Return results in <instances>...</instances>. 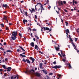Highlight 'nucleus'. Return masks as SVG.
Wrapping results in <instances>:
<instances>
[{
    "mask_svg": "<svg viewBox=\"0 0 79 79\" xmlns=\"http://www.w3.org/2000/svg\"><path fill=\"white\" fill-rule=\"evenodd\" d=\"M33 73H35V71L34 69H32L31 70H27L25 72V73L26 74H32Z\"/></svg>",
    "mask_w": 79,
    "mask_h": 79,
    "instance_id": "f257e3e1",
    "label": "nucleus"
},
{
    "mask_svg": "<svg viewBox=\"0 0 79 79\" xmlns=\"http://www.w3.org/2000/svg\"><path fill=\"white\" fill-rule=\"evenodd\" d=\"M60 52L61 53V54L62 55V56L64 58V59H63L62 60V61H63L64 63H65V62L66 61V57H65V54H63V52H62V51L60 50Z\"/></svg>",
    "mask_w": 79,
    "mask_h": 79,
    "instance_id": "f03ea898",
    "label": "nucleus"
},
{
    "mask_svg": "<svg viewBox=\"0 0 79 79\" xmlns=\"http://www.w3.org/2000/svg\"><path fill=\"white\" fill-rule=\"evenodd\" d=\"M18 35V32L17 31H14L12 32V35L13 37H14L15 38H17L16 37L17 35Z\"/></svg>",
    "mask_w": 79,
    "mask_h": 79,
    "instance_id": "7ed1b4c3",
    "label": "nucleus"
},
{
    "mask_svg": "<svg viewBox=\"0 0 79 79\" xmlns=\"http://www.w3.org/2000/svg\"><path fill=\"white\" fill-rule=\"evenodd\" d=\"M62 66L61 65H58L57 66V65H55L54 67L53 66H52V68H55L56 69H60V68H61Z\"/></svg>",
    "mask_w": 79,
    "mask_h": 79,
    "instance_id": "20e7f679",
    "label": "nucleus"
},
{
    "mask_svg": "<svg viewBox=\"0 0 79 79\" xmlns=\"http://www.w3.org/2000/svg\"><path fill=\"white\" fill-rule=\"evenodd\" d=\"M22 61L24 62H26L27 61V63L31 64V61H30L29 60H28L27 59H26V60H25V59H23V60Z\"/></svg>",
    "mask_w": 79,
    "mask_h": 79,
    "instance_id": "39448f33",
    "label": "nucleus"
},
{
    "mask_svg": "<svg viewBox=\"0 0 79 79\" xmlns=\"http://www.w3.org/2000/svg\"><path fill=\"white\" fill-rule=\"evenodd\" d=\"M38 4H39V5H41L40 6V10H41V13H42V10H43V6L41 3H38Z\"/></svg>",
    "mask_w": 79,
    "mask_h": 79,
    "instance_id": "423d86ee",
    "label": "nucleus"
},
{
    "mask_svg": "<svg viewBox=\"0 0 79 79\" xmlns=\"http://www.w3.org/2000/svg\"><path fill=\"white\" fill-rule=\"evenodd\" d=\"M35 74V76H37V77H40V73L37 72H36Z\"/></svg>",
    "mask_w": 79,
    "mask_h": 79,
    "instance_id": "0eeeda50",
    "label": "nucleus"
},
{
    "mask_svg": "<svg viewBox=\"0 0 79 79\" xmlns=\"http://www.w3.org/2000/svg\"><path fill=\"white\" fill-rule=\"evenodd\" d=\"M30 58V60L32 61L31 63H34V61H35V59L32 58V57H31Z\"/></svg>",
    "mask_w": 79,
    "mask_h": 79,
    "instance_id": "6e6552de",
    "label": "nucleus"
},
{
    "mask_svg": "<svg viewBox=\"0 0 79 79\" xmlns=\"http://www.w3.org/2000/svg\"><path fill=\"white\" fill-rule=\"evenodd\" d=\"M6 69H7V71H8V72H9L10 71H11V67H9L7 68H6Z\"/></svg>",
    "mask_w": 79,
    "mask_h": 79,
    "instance_id": "1a4fd4ad",
    "label": "nucleus"
},
{
    "mask_svg": "<svg viewBox=\"0 0 79 79\" xmlns=\"http://www.w3.org/2000/svg\"><path fill=\"white\" fill-rule=\"evenodd\" d=\"M25 54H26V52H24L23 53H22V54H20V56H22V57H26V56L23 55H25Z\"/></svg>",
    "mask_w": 79,
    "mask_h": 79,
    "instance_id": "9d476101",
    "label": "nucleus"
},
{
    "mask_svg": "<svg viewBox=\"0 0 79 79\" xmlns=\"http://www.w3.org/2000/svg\"><path fill=\"white\" fill-rule=\"evenodd\" d=\"M43 28L44 29V31H46V30L47 31H49V28H48V27H43Z\"/></svg>",
    "mask_w": 79,
    "mask_h": 79,
    "instance_id": "9b49d317",
    "label": "nucleus"
},
{
    "mask_svg": "<svg viewBox=\"0 0 79 79\" xmlns=\"http://www.w3.org/2000/svg\"><path fill=\"white\" fill-rule=\"evenodd\" d=\"M43 65V64L40 63V69H44V68H43V67L42 66Z\"/></svg>",
    "mask_w": 79,
    "mask_h": 79,
    "instance_id": "f8f14e48",
    "label": "nucleus"
},
{
    "mask_svg": "<svg viewBox=\"0 0 79 79\" xmlns=\"http://www.w3.org/2000/svg\"><path fill=\"white\" fill-rule=\"evenodd\" d=\"M30 11L31 12V13H32L33 12H35V9L34 8H32V10H31L30 9H29Z\"/></svg>",
    "mask_w": 79,
    "mask_h": 79,
    "instance_id": "ddd939ff",
    "label": "nucleus"
},
{
    "mask_svg": "<svg viewBox=\"0 0 79 79\" xmlns=\"http://www.w3.org/2000/svg\"><path fill=\"white\" fill-rule=\"evenodd\" d=\"M59 47H60V45H58L57 47H55V48L56 51H59V50H60V48H59Z\"/></svg>",
    "mask_w": 79,
    "mask_h": 79,
    "instance_id": "4468645a",
    "label": "nucleus"
},
{
    "mask_svg": "<svg viewBox=\"0 0 79 79\" xmlns=\"http://www.w3.org/2000/svg\"><path fill=\"white\" fill-rule=\"evenodd\" d=\"M46 70L45 69V70H42L41 71H43V73H45V74H48V73L47 72V71H46Z\"/></svg>",
    "mask_w": 79,
    "mask_h": 79,
    "instance_id": "2eb2a0df",
    "label": "nucleus"
},
{
    "mask_svg": "<svg viewBox=\"0 0 79 79\" xmlns=\"http://www.w3.org/2000/svg\"><path fill=\"white\" fill-rule=\"evenodd\" d=\"M7 6H8L7 4H3L2 5V7H4V8H6Z\"/></svg>",
    "mask_w": 79,
    "mask_h": 79,
    "instance_id": "dca6fc26",
    "label": "nucleus"
},
{
    "mask_svg": "<svg viewBox=\"0 0 79 79\" xmlns=\"http://www.w3.org/2000/svg\"><path fill=\"white\" fill-rule=\"evenodd\" d=\"M19 47L22 50V51H23V52H26V50L20 46H19Z\"/></svg>",
    "mask_w": 79,
    "mask_h": 79,
    "instance_id": "f3484780",
    "label": "nucleus"
},
{
    "mask_svg": "<svg viewBox=\"0 0 79 79\" xmlns=\"http://www.w3.org/2000/svg\"><path fill=\"white\" fill-rule=\"evenodd\" d=\"M23 22L24 24H26V23H27V20L24 19L23 20ZM25 22H26V23Z\"/></svg>",
    "mask_w": 79,
    "mask_h": 79,
    "instance_id": "a211bd4d",
    "label": "nucleus"
},
{
    "mask_svg": "<svg viewBox=\"0 0 79 79\" xmlns=\"http://www.w3.org/2000/svg\"><path fill=\"white\" fill-rule=\"evenodd\" d=\"M24 15L26 16H28V15H27V11H26L25 12H24Z\"/></svg>",
    "mask_w": 79,
    "mask_h": 79,
    "instance_id": "6ab92c4d",
    "label": "nucleus"
},
{
    "mask_svg": "<svg viewBox=\"0 0 79 79\" xmlns=\"http://www.w3.org/2000/svg\"><path fill=\"white\" fill-rule=\"evenodd\" d=\"M36 48H39V47L37 45H35V49H36Z\"/></svg>",
    "mask_w": 79,
    "mask_h": 79,
    "instance_id": "aec40b11",
    "label": "nucleus"
},
{
    "mask_svg": "<svg viewBox=\"0 0 79 79\" xmlns=\"http://www.w3.org/2000/svg\"><path fill=\"white\" fill-rule=\"evenodd\" d=\"M59 3V4L60 5V3L61 4V5H63V2H62V1H60V2H58Z\"/></svg>",
    "mask_w": 79,
    "mask_h": 79,
    "instance_id": "412c9836",
    "label": "nucleus"
},
{
    "mask_svg": "<svg viewBox=\"0 0 79 79\" xmlns=\"http://www.w3.org/2000/svg\"><path fill=\"white\" fill-rule=\"evenodd\" d=\"M2 19H4V20H7V18L6 16H4Z\"/></svg>",
    "mask_w": 79,
    "mask_h": 79,
    "instance_id": "4be33fe9",
    "label": "nucleus"
},
{
    "mask_svg": "<svg viewBox=\"0 0 79 79\" xmlns=\"http://www.w3.org/2000/svg\"><path fill=\"white\" fill-rule=\"evenodd\" d=\"M31 46H32L34 47V43L33 42H32L31 44Z\"/></svg>",
    "mask_w": 79,
    "mask_h": 79,
    "instance_id": "5701e85b",
    "label": "nucleus"
},
{
    "mask_svg": "<svg viewBox=\"0 0 79 79\" xmlns=\"http://www.w3.org/2000/svg\"><path fill=\"white\" fill-rule=\"evenodd\" d=\"M2 67L5 69H6V66L5 65H2Z\"/></svg>",
    "mask_w": 79,
    "mask_h": 79,
    "instance_id": "b1692460",
    "label": "nucleus"
},
{
    "mask_svg": "<svg viewBox=\"0 0 79 79\" xmlns=\"http://www.w3.org/2000/svg\"><path fill=\"white\" fill-rule=\"evenodd\" d=\"M72 45L73 47H75V49H77L76 47V45L74 44V43L72 42Z\"/></svg>",
    "mask_w": 79,
    "mask_h": 79,
    "instance_id": "393cba45",
    "label": "nucleus"
},
{
    "mask_svg": "<svg viewBox=\"0 0 79 79\" xmlns=\"http://www.w3.org/2000/svg\"><path fill=\"white\" fill-rule=\"evenodd\" d=\"M65 32H67L68 33H69V29H67L66 30H65Z\"/></svg>",
    "mask_w": 79,
    "mask_h": 79,
    "instance_id": "a878e982",
    "label": "nucleus"
},
{
    "mask_svg": "<svg viewBox=\"0 0 79 79\" xmlns=\"http://www.w3.org/2000/svg\"><path fill=\"white\" fill-rule=\"evenodd\" d=\"M11 38L12 39V40H16V38L14 37H12Z\"/></svg>",
    "mask_w": 79,
    "mask_h": 79,
    "instance_id": "bb28decb",
    "label": "nucleus"
},
{
    "mask_svg": "<svg viewBox=\"0 0 79 79\" xmlns=\"http://www.w3.org/2000/svg\"><path fill=\"white\" fill-rule=\"evenodd\" d=\"M19 35L20 36V37H22V35L21 34V32L20 31V33H19Z\"/></svg>",
    "mask_w": 79,
    "mask_h": 79,
    "instance_id": "cd10ccee",
    "label": "nucleus"
},
{
    "mask_svg": "<svg viewBox=\"0 0 79 79\" xmlns=\"http://www.w3.org/2000/svg\"><path fill=\"white\" fill-rule=\"evenodd\" d=\"M6 52H9L10 53H12V51H11L10 50H8L6 51Z\"/></svg>",
    "mask_w": 79,
    "mask_h": 79,
    "instance_id": "c85d7f7f",
    "label": "nucleus"
},
{
    "mask_svg": "<svg viewBox=\"0 0 79 79\" xmlns=\"http://www.w3.org/2000/svg\"><path fill=\"white\" fill-rule=\"evenodd\" d=\"M35 38H36L37 39H38V40H39V38L37 36V35H35Z\"/></svg>",
    "mask_w": 79,
    "mask_h": 79,
    "instance_id": "c756f323",
    "label": "nucleus"
},
{
    "mask_svg": "<svg viewBox=\"0 0 79 79\" xmlns=\"http://www.w3.org/2000/svg\"><path fill=\"white\" fill-rule=\"evenodd\" d=\"M57 76L59 77H61V75L60 74H57Z\"/></svg>",
    "mask_w": 79,
    "mask_h": 79,
    "instance_id": "7c9ffc66",
    "label": "nucleus"
},
{
    "mask_svg": "<svg viewBox=\"0 0 79 79\" xmlns=\"http://www.w3.org/2000/svg\"><path fill=\"white\" fill-rule=\"evenodd\" d=\"M65 24H66V26H68V24H69L67 22H65Z\"/></svg>",
    "mask_w": 79,
    "mask_h": 79,
    "instance_id": "2f4dec72",
    "label": "nucleus"
},
{
    "mask_svg": "<svg viewBox=\"0 0 79 79\" xmlns=\"http://www.w3.org/2000/svg\"><path fill=\"white\" fill-rule=\"evenodd\" d=\"M13 76H14V79H15L16 78V77H17V76L16 75H14Z\"/></svg>",
    "mask_w": 79,
    "mask_h": 79,
    "instance_id": "473e14b6",
    "label": "nucleus"
},
{
    "mask_svg": "<svg viewBox=\"0 0 79 79\" xmlns=\"http://www.w3.org/2000/svg\"><path fill=\"white\" fill-rule=\"evenodd\" d=\"M70 42H72V43H73V40H72V38H70Z\"/></svg>",
    "mask_w": 79,
    "mask_h": 79,
    "instance_id": "72a5a7b5",
    "label": "nucleus"
},
{
    "mask_svg": "<svg viewBox=\"0 0 79 79\" xmlns=\"http://www.w3.org/2000/svg\"><path fill=\"white\" fill-rule=\"evenodd\" d=\"M64 11H65L66 13H68V11L66 10L65 9H64Z\"/></svg>",
    "mask_w": 79,
    "mask_h": 79,
    "instance_id": "f704fd0d",
    "label": "nucleus"
},
{
    "mask_svg": "<svg viewBox=\"0 0 79 79\" xmlns=\"http://www.w3.org/2000/svg\"><path fill=\"white\" fill-rule=\"evenodd\" d=\"M38 52H39V53H41V54H43V52L40 51H38Z\"/></svg>",
    "mask_w": 79,
    "mask_h": 79,
    "instance_id": "c9c22d12",
    "label": "nucleus"
},
{
    "mask_svg": "<svg viewBox=\"0 0 79 79\" xmlns=\"http://www.w3.org/2000/svg\"><path fill=\"white\" fill-rule=\"evenodd\" d=\"M0 25L2 26L3 27H4V25L2 23L0 24Z\"/></svg>",
    "mask_w": 79,
    "mask_h": 79,
    "instance_id": "e433bc0d",
    "label": "nucleus"
},
{
    "mask_svg": "<svg viewBox=\"0 0 79 79\" xmlns=\"http://www.w3.org/2000/svg\"><path fill=\"white\" fill-rule=\"evenodd\" d=\"M6 30H9V28L8 27H6Z\"/></svg>",
    "mask_w": 79,
    "mask_h": 79,
    "instance_id": "4c0bfd02",
    "label": "nucleus"
},
{
    "mask_svg": "<svg viewBox=\"0 0 79 79\" xmlns=\"http://www.w3.org/2000/svg\"><path fill=\"white\" fill-rule=\"evenodd\" d=\"M59 55V56H60V57H62V56H61V54H60V53H58Z\"/></svg>",
    "mask_w": 79,
    "mask_h": 79,
    "instance_id": "58836bf2",
    "label": "nucleus"
},
{
    "mask_svg": "<svg viewBox=\"0 0 79 79\" xmlns=\"http://www.w3.org/2000/svg\"><path fill=\"white\" fill-rule=\"evenodd\" d=\"M35 19H37V15H35Z\"/></svg>",
    "mask_w": 79,
    "mask_h": 79,
    "instance_id": "ea45409f",
    "label": "nucleus"
},
{
    "mask_svg": "<svg viewBox=\"0 0 79 79\" xmlns=\"http://www.w3.org/2000/svg\"><path fill=\"white\" fill-rule=\"evenodd\" d=\"M32 31H37V30L35 28L32 29Z\"/></svg>",
    "mask_w": 79,
    "mask_h": 79,
    "instance_id": "a19ab883",
    "label": "nucleus"
},
{
    "mask_svg": "<svg viewBox=\"0 0 79 79\" xmlns=\"http://www.w3.org/2000/svg\"><path fill=\"white\" fill-rule=\"evenodd\" d=\"M47 79H50V77H49V76H47Z\"/></svg>",
    "mask_w": 79,
    "mask_h": 79,
    "instance_id": "79ce46f5",
    "label": "nucleus"
},
{
    "mask_svg": "<svg viewBox=\"0 0 79 79\" xmlns=\"http://www.w3.org/2000/svg\"><path fill=\"white\" fill-rule=\"evenodd\" d=\"M49 3V1H48V0L47 1V2H46V4H48Z\"/></svg>",
    "mask_w": 79,
    "mask_h": 79,
    "instance_id": "37998d69",
    "label": "nucleus"
},
{
    "mask_svg": "<svg viewBox=\"0 0 79 79\" xmlns=\"http://www.w3.org/2000/svg\"><path fill=\"white\" fill-rule=\"evenodd\" d=\"M10 78L11 79H14V77L13 76H12Z\"/></svg>",
    "mask_w": 79,
    "mask_h": 79,
    "instance_id": "c03bdc74",
    "label": "nucleus"
},
{
    "mask_svg": "<svg viewBox=\"0 0 79 79\" xmlns=\"http://www.w3.org/2000/svg\"><path fill=\"white\" fill-rule=\"evenodd\" d=\"M0 49L2 50H4V49H3V48H2V47L0 48Z\"/></svg>",
    "mask_w": 79,
    "mask_h": 79,
    "instance_id": "a18cd8bd",
    "label": "nucleus"
},
{
    "mask_svg": "<svg viewBox=\"0 0 79 79\" xmlns=\"http://www.w3.org/2000/svg\"><path fill=\"white\" fill-rule=\"evenodd\" d=\"M53 64H56V61H54L53 62Z\"/></svg>",
    "mask_w": 79,
    "mask_h": 79,
    "instance_id": "49530a36",
    "label": "nucleus"
},
{
    "mask_svg": "<svg viewBox=\"0 0 79 79\" xmlns=\"http://www.w3.org/2000/svg\"><path fill=\"white\" fill-rule=\"evenodd\" d=\"M6 74H7V73H5L4 74V76H5L6 77Z\"/></svg>",
    "mask_w": 79,
    "mask_h": 79,
    "instance_id": "de8ad7c7",
    "label": "nucleus"
},
{
    "mask_svg": "<svg viewBox=\"0 0 79 79\" xmlns=\"http://www.w3.org/2000/svg\"><path fill=\"white\" fill-rule=\"evenodd\" d=\"M74 39H75V42H77V38H74Z\"/></svg>",
    "mask_w": 79,
    "mask_h": 79,
    "instance_id": "09e8293b",
    "label": "nucleus"
},
{
    "mask_svg": "<svg viewBox=\"0 0 79 79\" xmlns=\"http://www.w3.org/2000/svg\"><path fill=\"white\" fill-rule=\"evenodd\" d=\"M69 66L70 68H71V64H69Z\"/></svg>",
    "mask_w": 79,
    "mask_h": 79,
    "instance_id": "8fccbe9b",
    "label": "nucleus"
},
{
    "mask_svg": "<svg viewBox=\"0 0 79 79\" xmlns=\"http://www.w3.org/2000/svg\"><path fill=\"white\" fill-rule=\"evenodd\" d=\"M63 2L64 3V4H66V2L65 1H63Z\"/></svg>",
    "mask_w": 79,
    "mask_h": 79,
    "instance_id": "3c124183",
    "label": "nucleus"
},
{
    "mask_svg": "<svg viewBox=\"0 0 79 79\" xmlns=\"http://www.w3.org/2000/svg\"><path fill=\"white\" fill-rule=\"evenodd\" d=\"M52 43H53V44H56V42L55 41H53L52 40Z\"/></svg>",
    "mask_w": 79,
    "mask_h": 79,
    "instance_id": "603ef678",
    "label": "nucleus"
},
{
    "mask_svg": "<svg viewBox=\"0 0 79 79\" xmlns=\"http://www.w3.org/2000/svg\"><path fill=\"white\" fill-rule=\"evenodd\" d=\"M53 74V73H51L49 74V76H51V75H52Z\"/></svg>",
    "mask_w": 79,
    "mask_h": 79,
    "instance_id": "864d4df0",
    "label": "nucleus"
},
{
    "mask_svg": "<svg viewBox=\"0 0 79 79\" xmlns=\"http://www.w3.org/2000/svg\"><path fill=\"white\" fill-rule=\"evenodd\" d=\"M19 51H20V48L18 49H17V52H19Z\"/></svg>",
    "mask_w": 79,
    "mask_h": 79,
    "instance_id": "5fc2aeb1",
    "label": "nucleus"
},
{
    "mask_svg": "<svg viewBox=\"0 0 79 79\" xmlns=\"http://www.w3.org/2000/svg\"><path fill=\"white\" fill-rule=\"evenodd\" d=\"M73 5H74V0H73Z\"/></svg>",
    "mask_w": 79,
    "mask_h": 79,
    "instance_id": "6e6d98bb",
    "label": "nucleus"
},
{
    "mask_svg": "<svg viewBox=\"0 0 79 79\" xmlns=\"http://www.w3.org/2000/svg\"><path fill=\"white\" fill-rule=\"evenodd\" d=\"M28 28L29 29V30H30V31H32V29H31V28H30V27H28Z\"/></svg>",
    "mask_w": 79,
    "mask_h": 79,
    "instance_id": "4d7b16f0",
    "label": "nucleus"
},
{
    "mask_svg": "<svg viewBox=\"0 0 79 79\" xmlns=\"http://www.w3.org/2000/svg\"><path fill=\"white\" fill-rule=\"evenodd\" d=\"M56 13H57V14H59V11L58 10V11H57L56 10Z\"/></svg>",
    "mask_w": 79,
    "mask_h": 79,
    "instance_id": "13d9d810",
    "label": "nucleus"
},
{
    "mask_svg": "<svg viewBox=\"0 0 79 79\" xmlns=\"http://www.w3.org/2000/svg\"><path fill=\"white\" fill-rule=\"evenodd\" d=\"M37 4L35 6V8L36 11H37V8H36V6H37Z\"/></svg>",
    "mask_w": 79,
    "mask_h": 79,
    "instance_id": "bf43d9fd",
    "label": "nucleus"
},
{
    "mask_svg": "<svg viewBox=\"0 0 79 79\" xmlns=\"http://www.w3.org/2000/svg\"><path fill=\"white\" fill-rule=\"evenodd\" d=\"M75 50H77V53H79V50L77 49V48L76 49H75Z\"/></svg>",
    "mask_w": 79,
    "mask_h": 79,
    "instance_id": "052dcab7",
    "label": "nucleus"
},
{
    "mask_svg": "<svg viewBox=\"0 0 79 79\" xmlns=\"http://www.w3.org/2000/svg\"><path fill=\"white\" fill-rule=\"evenodd\" d=\"M48 8L49 9H50V8H51V6H49L48 7Z\"/></svg>",
    "mask_w": 79,
    "mask_h": 79,
    "instance_id": "680f3d73",
    "label": "nucleus"
},
{
    "mask_svg": "<svg viewBox=\"0 0 79 79\" xmlns=\"http://www.w3.org/2000/svg\"><path fill=\"white\" fill-rule=\"evenodd\" d=\"M4 45H6V42H4Z\"/></svg>",
    "mask_w": 79,
    "mask_h": 79,
    "instance_id": "e2e57ef3",
    "label": "nucleus"
},
{
    "mask_svg": "<svg viewBox=\"0 0 79 79\" xmlns=\"http://www.w3.org/2000/svg\"><path fill=\"white\" fill-rule=\"evenodd\" d=\"M3 71V69H0V71Z\"/></svg>",
    "mask_w": 79,
    "mask_h": 79,
    "instance_id": "0e129e2a",
    "label": "nucleus"
},
{
    "mask_svg": "<svg viewBox=\"0 0 79 79\" xmlns=\"http://www.w3.org/2000/svg\"><path fill=\"white\" fill-rule=\"evenodd\" d=\"M77 2H76V1L74 2V3H75V4H77Z\"/></svg>",
    "mask_w": 79,
    "mask_h": 79,
    "instance_id": "69168bd1",
    "label": "nucleus"
},
{
    "mask_svg": "<svg viewBox=\"0 0 79 79\" xmlns=\"http://www.w3.org/2000/svg\"><path fill=\"white\" fill-rule=\"evenodd\" d=\"M61 19V21L62 23H63V19Z\"/></svg>",
    "mask_w": 79,
    "mask_h": 79,
    "instance_id": "338daca9",
    "label": "nucleus"
},
{
    "mask_svg": "<svg viewBox=\"0 0 79 79\" xmlns=\"http://www.w3.org/2000/svg\"><path fill=\"white\" fill-rule=\"evenodd\" d=\"M12 25V23H9V25Z\"/></svg>",
    "mask_w": 79,
    "mask_h": 79,
    "instance_id": "774afa93",
    "label": "nucleus"
}]
</instances>
